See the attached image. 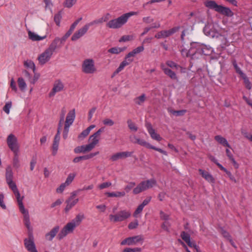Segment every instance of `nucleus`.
<instances>
[{
  "mask_svg": "<svg viewBox=\"0 0 252 252\" xmlns=\"http://www.w3.org/2000/svg\"><path fill=\"white\" fill-rule=\"evenodd\" d=\"M24 222L29 231L28 238L24 240V246L29 252H38L34 243L32 234V229L31 226L30 216L29 214L24 216Z\"/></svg>",
  "mask_w": 252,
  "mask_h": 252,
  "instance_id": "f257e3e1",
  "label": "nucleus"
},
{
  "mask_svg": "<svg viewBox=\"0 0 252 252\" xmlns=\"http://www.w3.org/2000/svg\"><path fill=\"white\" fill-rule=\"evenodd\" d=\"M205 6L211 9L228 17H231L234 15V13L228 7L222 5L218 4L216 2L212 0H205L204 2Z\"/></svg>",
  "mask_w": 252,
  "mask_h": 252,
  "instance_id": "f03ea898",
  "label": "nucleus"
},
{
  "mask_svg": "<svg viewBox=\"0 0 252 252\" xmlns=\"http://www.w3.org/2000/svg\"><path fill=\"white\" fill-rule=\"evenodd\" d=\"M144 50V48L143 45H141L128 53L126 56L124 60L120 63L119 66L113 72L112 77H113L116 74H118L120 72L123 70L126 66L129 65L133 61V59H131V57H134L135 55L143 52Z\"/></svg>",
  "mask_w": 252,
  "mask_h": 252,
  "instance_id": "7ed1b4c3",
  "label": "nucleus"
},
{
  "mask_svg": "<svg viewBox=\"0 0 252 252\" xmlns=\"http://www.w3.org/2000/svg\"><path fill=\"white\" fill-rule=\"evenodd\" d=\"M137 12L131 11L123 14L120 17L109 21L107 24L106 26L111 29H118L125 24L128 21V18L133 15H137Z\"/></svg>",
  "mask_w": 252,
  "mask_h": 252,
  "instance_id": "20e7f679",
  "label": "nucleus"
},
{
  "mask_svg": "<svg viewBox=\"0 0 252 252\" xmlns=\"http://www.w3.org/2000/svg\"><path fill=\"white\" fill-rule=\"evenodd\" d=\"M156 185L157 181L154 179L142 181L133 189L132 192L134 194H137L148 189L153 188Z\"/></svg>",
  "mask_w": 252,
  "mask_h": 252,
  "instance_id": "39448f33",
  "label": "nucleus"
},
{
  "mask_svg": "<svg viewBox=\"0 0 252 252\" xmlns=\"http://www.w3.org/2000/svg\"><path fill=\"white\" fill-rule=\"evenodd\" d=\"M131 215L130 212L126 210L119 211L115 215H110L109 220L113 222L123 221L128 219Z\"/></svg>",
  "mask_w": 252,
  "mask_h": 252,
  "instance_id": "423d86ee",
  "label": "nucleus"
},
{
  "mask_svg": "<svg viewBox=\"0 0 252 252\" xmlns=\"http://www.w3.org/2000/svg\"><path fill=\"white\" fill-rule=\"evenodd\" d=\"M82 70L86 74H93L96 71L94 62L93 59L85 60L82 64Z\"/></svg>",
  "mask_w": 252,
  "mask_h": 252,
  "instance_id": "0eeeda50",
  "label": "nucleus"
},
{
  "mask_svg": "<svg viewBox=\"0 0 252 252\" xmlns=\"http://www.w3.org/2000/svg\"><path fill=\"white\" fill-rule=\"evenodd\" d=\"M133 139H134V140L131 141L133 143H136L147 148L153 149L155 151H158L159 153L165 156L167 155V153L165 151H164L160 148H157L154 146L151 145L150 143L147 142L145 140L143 139H141L140 138H137L136 136H134Z\"/></svg>",
  "mask_w": 252,
  "mask_h": 252,
  "instance_id": "6e6552de",
  "label": "nucleus"
},
{
  "mask_svg": "<svg viewBox=\"0 0 252 252\" xmlns=\"http://www.w3.org/2000/svg\"><path fill=\"white\" fill-rule=\"evenodd\" d=\"M7 144L8 148L13 153H19V145L18 143V139L15 135L10 134L6 139Z\"/></svg>",
  "mask_w": 252,
  "mask_h": 252,
  "instance_id": "1a4fd4ad",
  "label": "nucleus"
},
{
  "mask_svg": "<svg viewBox=\"0 0 252 252\" xmlns=\"http://www.w3.org/2000/svg\"><path fill=\"white\" fill-rule=\"evenodd\" d=\"M75 228V225L72 224L70 222H68L59 233L57 235V239L59 240H62L68 234L72 233Z\"/></svg>",
  "mask_w": 252,
  "mask_h": 252,
  "instance_id": "9d476101",
  "label": "nucleus"
},
{
  "mask_svg": "<svg viewBox=\"0 0 252 252\" xmlns=\"http://www.w3.org/2000/svg\"><path fill=\"white\" fill-rule=\"evenodd\" d=\"M104 131V127H101L96 132L91 135L89 137L90 143L88 145L93 150L98 143L99 136L101 133Z\"/></svg>",
  "mask_w": 252,
  "mask_h": 252,
  "instance_id": "9b49d317",
  "label": "nucleus"
},
{
  "mask_svg": "<svg viewBox=\"0 0 252 252\" xmlns=\"http://www.w3.org/2000/svg\"><path fill=\"white\" fill-rule=\"evenodd\" d=\"M180 29V27H175L168 30H163L158 32L155 35V37L157 39L168 37L177 32Z\"/></svg>",
  "mask_w": 252,
  "mask_h": 252,
  "instance_id": "f8f14e48",
  "label": "nucleus"
},
{
  "mask_svg": "<svg viewBox=\"0 0 252 252\" xmlns=\"http://www.w3.org/2000/svg\"><path fill=\"white\" fill-rule=\"evenodd\" d=\"M143 239L141 235H137L132 237H127L125 239L121 242V245H127L128 246L134 245L141 241H143Z\"/></svg>",
  "mask_w": 252,
  "mask_h": 252,
  "instance_id": "ddd939ff",
  "label": "nucleus"
},
{
  "mask_svg": "<svg viewBox=\"0 0 252 252\" xmlns=\"http://www.w3.org/2000/svg\"><path fill=\"white\" fill-rule=\"evenodd\" d=\"M53 54V53L48 49H46L45 51L41 54L38 57L39 63L41 65L45 64L50 60Z\"/></svg>",
  "mask_w": 252,
  "mask_h": 252,
  "instance_id": "4468645a",
  "label": "nucleus"
},
{
  "mask_svg": "<svg viewBox=\"0 0 252 252\" xmlns=\"http://www.w3.org/2000/svg\"><path fill=\"white\" fill-rule=\"evenodd\" d=\"M133 153V152L128 151L116 153V154L112 155L110 159L112 161H115L120 159H124L128 157H130L132 156Z\"/></svg>",
  "mask_w": 252,
  "mask_h": 252,
  "instance_id": "2eb2a0df",
  "label": "nucleus"
},
{
  "mask_svg": "<svg viewBox=\"0 0 252 252\" xmlns=\"http://www.w3.org/2000/svg\"><path fill=\"white\" fill-rule=\"evenodd\" d=\"M64 85L61 81L57 80L55 82L53 88L49 94V97L54 96L57 93L62 91Z\"/></svg>",
  "mask_w": 252,
  "mask_h": 252,
  "instance_id": "dca6fc26",
  "label": "nucleus"
},
{
  "mask_svg": "<svg viewBox=\"0 0 252 252\" xmlns=\"http://www.w3.org/2000/svg\"><path fill=\"white\" fill-rule=\"evenodd\" d=\"M89 26L88 24H86L83 27L76 32L71 37L72 41H76L79 38L84 35L88 31Z\"/></svg>",
  "mask_w": 252,
  "mask_h": 252,
  "instance_id": "f3484780",
  "label": "nucleus"
},
{
  "mask_svg": "<svg viewBox=\"0 0 252 252\" xmlns=\"http://www.w3.org/2000/svg\"><path fill=\"white\" fill-rule=\"evenodd\" d=\"M200 175L208 182L212 184L215 183V179L213 175L208 172L202 169H198Z\"/></svg>",
  "mask_w": 252,
  "mask_h": 252,
  "instance_id": "a211bd4d",
  "label": "nucleus"
},
{
  "mask_svg": "<svg viewBox=\"0 0 252 252\" xmlns=\"http://www.w3.org/2000/svg\"><path fill=\"white\" fill-rule=\"evenodd\" d=\"M146 126L147 130L152 139L158 141H159L162 139V138L160 137L159 134L156 132L155 130L153 128V126L150 123L147 124Z\"/></svg>",
  "mask_w": 252,
  "mask_h": 252,
  "instance_id": "6ab92c4d",
  "label": "nucleus"
},
{
  "mask_svg": "<svg viewBox=\"0 0 252 252\" xmlns=\"http://www.w3.org/2000/svg\"><path fill=\"white\" fill-rule=\"evenodd\" d=\"M60 230V226L56 225L49 232L45 235V238L47 241H52L56 236Z\"/></svg>",
  "mask_w": 252,
  "mask_h": 252,
  "instance_id": "aec40b11",
  "label": "nucleus"
},
{
  "mask_svg": "<svg viewBox=\"0 0 252 252\" xmlns=\"http://www.w3.org/2000/svg\"><path fill=\"white\" fill-rule=\"evenodd\" d=\"M98 154H99V152L97 151V152H96L94 153H90L89 155L77 157L73 159V162L74 163H77V162L81 161V160H87L90 158H93V157H94V156H95Z\"/></svg>",
  "mask_w": 252,
  "mask_h": 252,
  "instance_id": "412c9836",
  "label": "nucleus"
},
{
  "mask_svg": "<svg viewBox=\"0 0 252 252\" xmlns=\"http://www.w3.org/2000/svg\"><path fill=\"white\" fill-rule=\"evenodd\" d=\"M75 118V109H73L68 113L65 122V125L70 126L73 123Z\"/></svg>",
  "mask_w": 252,
  "mask_h": 252,
  "instance_id": "4be33fe9",
  "label": "nucleus"
},
{
  "mask_svg": "<svg viewBox=\"0 0 252 252\" xmlns=\"http://www.w3.org/2000/svg\"><path fill=\"white\" fill-rule=\"evenodd\" d=\"M161 68L165 74L169 76L171 79L177 80L178 78L175 72L169 68L164 67L163 64L161 65Z\"/></svg>",
  "mask_w": 252,
  "mask_h": 252,
  "instance_id": "5701e85b",
  "label": "nucleus"
},
{
  "mask_svg": "<svg viewBox=\"0 0 252 252\" xmlns=\"http://www.w3.org/2000/svg\"><path fill=\"white\" fill-rule=\"evenodd\" d=\"M60 38L59 37H56L51 43L47 49L53 53L57 48L60 47L61 46L60 45Z\"/></svg>",
  "mask_w": 252,
  "mask_h": 252,
  "instance_id": "b1692460",
  "label": "nucleus"
},
{
  "mask_svg": "<svg viewBox=\"0 0 252 252\" xmlns=\"http://www.w3.org/2000/svg\"><path fill=\"white\" fill-rule=\"evenodd\" d=\"M78 198L75 199L74 200L69 199L66 200L65 203H66V206L64 208V212L67 213L69 211L78 203Z\"/></svg>",
  "mask_w": 252,
  "mask_h": 252,
  "instance_id": "393cba45",
  "label": "nucleus"
},
{
  "mask_svg": "<svg viewBox=\"0 0 252 252\" xmlns=\"http://www.w3.org/2000/svg\"><path fill=\"white\" fill-rule=\"evenodd\" d=\"M92 150L91 149V148L87 144L86 145H82V146L76 147L74 149V152L76 154H78V153H85L86 152H89Z\"/></svg>",
  "mask_w": 252,
  "mask_h": 252,
  "instance_id": "a878e982",
  "label": "nucleus"
},
{
  "mask_svg": "<svg viewBox=\"0 0 252 252\" xmlns=\"http://www.w3.org/2000/svg\"><path fill=\"white\" fill-rule=\"evenodd\" d=\"M214 139L216 140L219 143L222 145L224 147H226L229 148H231L230 144L228 143L227 140L221 136V135H216L215 136Z\"/></svg>",
  "mask_w": 252,
  "mask_h": 252,
  "instance_id": "bb28decb",
  "label": "nucleus"
},
{
  "mask_svg": "<svg viewBox=\"0 0 252 252\" xmlns=\"http://www.w3.org/2000/svg\"><path fill=\"white\" fill-rule=\"evenodd\" d=\"M28 36L32 41H40L46 38V36H40L31 31L28 32Z\"/></svg>",
  "mask_w": 252,
  "mask_h": 252,
  "instance_id": "cd10ccee",
  "label": "nucleus"
},
{
  "mask_svg": "<svg viewBox=\"0 0 252 252\" xmlns=\"http://www.w3.org/2000/svg\"><path fill=\"white\" fill-rule=\"evenodd\" d=\"M85 217L83 214H78L70 221V222L75 225V227H76L80 224L82 220Z\"/></svg>",
  "mask_w": 252,
  "mask_h": 252,
  "instance_id": "c85d7f7f",
  "label": "nucleus"
},
{
  "mask_svg": "<svg viewBox=\"0 0 252 252\" xmlns=\"http://www.w3.org/2000/svg\"><path fill=\"white\" fill-rule=\"evenodd\" d=\"M105 194L109 197H122L126 195V193L124 191L112 192H107L105 193Z\"/></svg>",
  "mask_w": 252,
  "mask_h": 252,
  "instance_id": "c756f323",
  "label": "nucleus"
},
{
  "mask_svg": "<svg viewBox=\"0 0 252 252\" xmlns=\"http://www.w3.org/2000/svg\"><path fill=\"white\" fill-rule=\"evenodd\" d=\"M181 53L182 55L184 57H190L192 58V55H191V52H190L189 48H187L185 46V44H182L181 46Z\"/></svg>",
  "mask_w": 252,
  "mask_h": 252,
  "instance_id": "7c9ffc66",
  "label": "nucleus"
},
{
  "mask_svg": "<svg viewBox=\"0 0 252 252\" xmlns=\"http://www.w3.org/2000/svg\"><path fill=\"white\" fill-rule=\"evenodd\" d=\"M126 49V47H115L110 48L108 50V52L112 54H119L120 53L124 51Z\"/></svg>",
  "mask_w": 252,
  "mask_h": 252,
  "instance_id": "2f4dec72",
  "label": "nucleus"
},
{
  "mask_svg": "<svg viewBox=\"0 0 252 252\" xmlns=\"http://www.w3.org/2000/svg\"><path fill=\"white\" fill-rule=\"evenodd\" d=\"M231 63L235 70L236 72L239 74L240 77L245 74V73L241 70V68L238 66L236 60L235 59H232L231 60Z\"/></svg>",
  "mask_w": 252,
  "mask_h": 252,
  "instance_id": "473e14b6",
  "label": "nucleus"
},
{
  "mask_svg": "<svg viewBox=\"0 0 252 252\" xmlns=\"http://www.w3.org/2000/svg\"><path fill=\"white\" fill-rule=\"evenodd\" d=\"M18 85L21 91H24L27 88V84L22 77H19L17 80Z\"/></svg>",
  "mask_w": 252,
  "mask_h": 252,
  "instance_id": "72a5a7b5",
  "label": "nucleus"
},
{
  "mask_svg": "<svg viewBox=\"0 0 252 252\" xmlns=\"http://www.w3.org/2000/svg\"><path fill=\"white\" fill-rule=\"evenodd\" d=\"M13 172L10 167H8L6 169L5 177L6 182L13 180Z\"/></svg>",
  "mask_w": 252,
  "mask_h": 252,
  "instance_id": "f704fd0d",
  "label": "nucleus"
},
{
  "mask_svg": "<svg viewBox=\"0 0 252 252\" xmlns=\"http://www.w3.org/2000/svg\"><path fill=\"white\" fill-rule=\"evenodd\" d=\"M241 77L244 80V83L246 88L249 90H251L252 89V84L247 75L245 74L244 75L241 76Z\"/></svg>",
  "mask_w": 252,
  "mask_h": 252,
  "instance_id": "c9c22d12",
  "label": "nucleus"
},
{
  "mask_svg": "<svg viewBox=\"0 0 252 252\" xmlns=\"http://www.w3.org/2000/svg\"><path fill=\"white\" fill-rule=\"evenodd\" d=\"M199 43L197 42H190V52H191V55H192V59L193 58V57L196 55V52L197 51V49L196 48V46L197 45H198Z\"/></svg>",
  "mask_w": 252,
  "mask_h": 252,
  "instance_id": "e433bc0d",
  "label": "nucleus"
},
{
  "mask_svg": "<svg viewBox=\"0 0 252 252\" xmlns=\"http://www.w3.org/2000/svg\"><path fill=\"white\" fill-rule=\"evenodd\" d=\"M146 100V95L143 94L140 96L137 97L135 98L134 101L135 103L138 105H141Z\"/></svg>",
  "mask_w": 252,
  "mask_h": 252,
  "instance_id": "4c0bfd02",
  "label": "nucleus"
},
{
  "mask_svg": "<svg viewBox=\"0 0 252 252\" xmlns=\"http://www.w3.org/2000/svg\"><path fill=\"white\" fill-rule=\"evenodd\" d=\"M127 124L128 128L134 132L138 130L137 126L135 125V124L132 121L131 119H128L127 121Z\"/></svg>",
  "mask_w": 252,
  "mask_h": 252,
  "instance_id": "58836bf2",
  "label": "nucleus"
},
{
  "mask_svg": "<svg viewBox=\"0 0 252 252\" xmlns=\"http://www.w3.org/2000/svg\"><path fill=\"white\" fill-rule=\"evenodd\" d=\"M181 237L187 244L190 241V236L185 231H182L181 233Z\"/></svg>",
  "mask_w": 252,
  "mask_h": 252,
  "instance_id": "ea45409f",
  "label": "nucleus"
},
{
  "mask_svg": "<svg viewBox=\"0 0 252 252\" xmlns=\"http://www.w3.org/2000/svg\"><path fill=\"white\" fill-rule=\"evenodd\" d=\"M24 65L28 68H30L32 69L33 72H34L35 71V66L34 63L31 60H27L25 61Z\"/></svg>",
  "mask_w": 252,
  "mask_h": 252,
  "instance_id": "a19ab883",
  "label": "nucleus"
},
{
  "mask_svg": "<svg viewBox=\"0 0 252 252\" xmlns=\"http://www.w3.org/2000/svg\"><path fill=\"white\" fill-rule=\"evenodd\" d=\"M62 18L61 11H59L58 13L54 15V20L58 26H60V22Z\"/></svg>",
  "mask_w": 252,
  "mask_h": 252,
  "instance_id": "79ce46f5",
  "label": "nucleus"
},
{
  "mask_svg": "<svg viewBox=\"0 0 252 252\" xmlns=\"http://www.w3.org/2000/svg\"><path fill=\"white\" fill-rule=\"evenodd\" d=\"M14 158L13 159V166L16 168H18L20 166L18 153H13Z\"/></svg>",
  "mask_w": 252,
  "mask_h": 252,
  "instance_id": "37998d69",
  "label": "nucleus"
},
{
  "mask_svg": "<svg viewBox=\"0 0 252 252\" xmlns=\"http://www.w3.org/2000/svg\"><path fill=\"white\" fill-rule=\"evenodd\" d=\"M76 174L75 173H70L67 176L65 182H64L67 186L69 185L73 181Z\"/></svg>",
  "mask_w": 252,
  "mask_h": 252,
  "instance_id": "c03bdc74",
  "label": "nucleus"
},
{
  "mask_svg": "<svg viewBox=\"0 0 252 252\" xmlns=\"http://www.w3.org/2000/svg\"><path fill=\"white\" fill-rule=\"evenodd\" d=\"M65 112H66V111H65V108L64 107L62 109V111H61V116H60V122H59V123L58 125V127H60V130H61L62 126V123L64 120V118Z\"/></svg>",
  "mask_w": 252,
  "mask_h": 252,
  "instance_id": "a18cd8bd",
  "label": "nucleus"
},
{
  "mask_svg": "<svg viewBox=\"0 0 252 252\" xmlns=\"http://www.w3.org/2000/svg\"><path fill=\"white\" fill-rule=\"evenodd\" d=\"M135 186V183L134 182H129L126 186H125V192H129L130 191V190H131V189H133L134 188V187Z\"/></svg>",
  "mask_w": 252,
  "mask_h": 252,
  "instance_id": "49530a36",
  "label": "nucleus"
},
{
  "mask_svg": "<svg viewBox=\"0 0 252 252\" xmlns=\"http://www.w3.org/2000/svg\"><path fill=\"white\" fill-rule=\"evenodd\" d=\"M196 48L197 49V51L196 52V55H203V54H207V53H205L203 51V45L200 44L198 43V45H197L196 46Z\"/></svg>",
  "mask_w": 252,
  "mask_h": 252,
  "instance_id": "de8ad7c7",
  "label": "nucleus"
},
{
  "mask_svg": "<svg viewBox=\"0 0 252 252\" xmlns=\"http://www.w3.org/2000/svg\"><path fill=\"white\" fill-rule=\"evenodd\" d=\"M142 249L141 248H125L122 252H141Z\"/></svg>",
  "mask_w": 252,
  "mask_h": 252,
  "instance_id": "09e8293b",
  "label": "nucleus"
},
{
  "mask_svg": "<svg viewBox=\"0 0 252 252\" xmlns=\"http://www.w3.org/2000/svg\"><path fill=\"white\" fill-rule=\"evenodd\" d=\"M13 193L16 198L17 201L18 203H20V201H21V202H22L24 196L21 197L20 193L18 189H17L15 190L13 192Z\"/></svg>",
  "mask_w": 252,
  "mask_h": 252,
  "instance_id": "8fccbe9b",
  "label": "nucleus"
},
{
  "mask_svg": "<svg viewBox=\"0 0 252 252\" xmlns=\"http://www.w3.org/2000/svg\"><path fill=\"white\" fill-rule=\"evenodd\" d=\"M60 133L61 130H60V127H58L57 132L55 136L53 143L59 144L60 140Z\"/></svg>",
  "mask_w": 252,
  "mask_h": 252,
  "instance_id": "3c124183",
  "label": "nucleus"
},
{
  "mask_svg": "<svg viewBox=\"0 0 252 252\" xmlns=\"http://www.w3.org/2000/svg\"><path fill=\"white\" fill-rule=\"evenodd\" d=\"M76 1L77 0H65L64 6L70 8L76 3Z\"/></svg>",
  "mask_w": 252,
  "mask_h": 252,
  "instance_id": "603ef678",
  "label": "nucleus"
},
{
  "mask_svg": "<svg viewBox=\"0 0 252 252\" xmlns=\"http://www.w3.org/2000/svg\"><path fill=\"white\" fill-rule=\"evenodd\" d=\"M11 102H7L3 107V110L7 114H8L10 112V109L11 107Z\"/></svg>",
  "mask_w": 252,
  "mask_h": 252,
  "instance_id": "864d4df0",
  "label": "nucleus"
},
{
  "mask_svg": "<svg viewBox=\"0 0 252 252\" xmlns=\"http://www.w3.org/2000/svg\"><path fill=\"white\" fill-rule=\"evenodd\" d=\"M19 207V210L20 212L24 215H26L27 214H29V212L27 210H26L24 207L23 202L18 203Z\"/></svg>",
  "mask_w": 252,
  "mask_h": 252,
  "instance_id": "5fc2aeb1",
  "label": "nucleus"
},
{
  "mask_svg": "<svg viewBox=\"0 0 252 252\" xmlns=\"http://www.w3.org/2000/svg\"><path fill=\"white\" fill-rule=\"evenodd\" d=\"M143 207L140 204L138 206V207L136 208V209L135 210V211H134V213H133V217H135V218H137V216L138 214H140L143 209Z\"/></svg>",
  "mask_w": 252,
  "mask_h": 252,
  "instance_id": "6e6d98bb",
  "label": "nucleus"
},
{
  "mask_svg": "<svg viewBox=\"0 0 252 252\" xmlns=\"http://www.w3.org/2000/svg\"><path fill=\"white\" fill-rule=\"evenodd\" d=\"M7 183L9 188H10L12 189L13 192H14L15 190L18 189L16 184L13 181V180L8 181L7 182Z\"/></svg>",
  "mask_w": 252,
  "mask_h": 252,
  "instance_id": "4d7b16f0",
  "label": "nucleus"
},
{
  "mask_svg": "<svg viewBox=\"0 0 252 252\" xmlns=\"http://www.w3.org/2000/svg\"><path fill=\"white\" fill-rule=\"evenodd\" d=\"M89 131L86 129L84 130L78 136V138L79 139H83L85 138L87 136H88L89 134Z\"/></svg>",
  "mask_w": 252,
  "mask_h": 252,
  "instance_id": "13d9d810",
  "label": "nucleus"
},
{
  "mask_svg": "<svg viewBox=\"0 0 252 252\" xmlns=\"http://www.w3.org/2000/svg\"><path fill=\"white\" fill-rule=\"evenodd\" d=\"M138 225V221L137 220H135L133 222H131L128 224V228L129 229H133L136 228Z\"/></svg>",
  "mask_w": 252,
  "mask_h": 252,
  "instance_id": "bf43d9fd",
  "label": "nucleus"
},
{
  "mask_svg": "<svg viewBox=\"0 0 252 252\" xmlns=\"http://www.w3.org/2000/svg\"><path fill=\"white\" fill-rule=\"evenodd\" d=\"M220 230H221V234L227 240H228L230 238H231V236L230 235V234L227 231L224 230L223 228H221Z\"/></svg>",
  "mask_w": 252,
  "mask_h": 252,
  "instance_id": "052dcab7",
  "label": "nucleus"
},
{
  "mask_svg": "<svg viewBox=\"0 0 252 252\" xmlns=\"http://www.w3.org/2000/svg\"><path fill=\"white\" fill-rule=\"evenodd\" d=\"M66 186H68L65 183H63L61 184V185L58 187L56 191L58 193H62L63 191L64 190L65 187Z\"/></svg>",
  "mask_w": 252,
  "mask_h": 252,
  "instance_id": "680f3d73",
  "label": "nucleus"
},
{
  "mask_svg": "<svg viewBox=\"0 0 252 252\" xmlns=\"http://www.w3.org/2000/svg\"><path fill=\"white\" fill-rule=\"evenodd\" d=\"M187 112L186 110H174L172 113L177 116H183Z\"/></svg>",
  "mask_w": 252,
  "mask_h": 252,
  "instance_id": "e2e57ef3",
  "label": "nucleus"
},
{
  "mask_svg": "<svg viewBox=\"0 0 252 252\" xmlns=\"http://www.w3.org/2000/svg\"><path fill=\"white\" fill-rule=\"evenodd\" d=\"M170 226V225L168 222L165 221L161 224V227L163 230L169 232L170 231V230H169Z\"/></svg>",
  "mask_w": 252,
  "mask_h": 252,
  "instance_id": "0e129e2a",
  "label": "nucleus"
},
{
  "mask_svg": "<svg viewBox=\"0 0 252 252\" xmlns=\"http://www.w3.org/2000/svg\"><path fill=\"white\" fill-rule=\"evenodd\" d=\"M111 186V183L110 182H104L98 186V188L100 189H102L107 188Z\"/></svg>",
  "mask_w": 252,
  "mask_h": 252,
  "instance_id": "69168bd1",
  "label": "nucleus"
},
{
  "mask_svg": "<svg viewBox=\"0 0 252 252\" xmlns=\"http://www.w3.org/2000/svg\"><path fill=\"white\" fill-rule=\"evenodd\" d=\"M103 123L104 125L112 126L114 124L113 121L110 119H105L103 121Z\"/></svg>",
  "mask_w": 252,
  "mask_h": 252,
  "instance_id": "338daca9",
  "label": "nucleus"
},
{
  "mask_svg": "<svg viewBox=\"0 0 252 252\" xmlns=\"http://www.w3.org/2000/svg\"><path fill=\"white\" fill-rule=\"evenodd\" d=\"M59 144L53 143L52 145V155L55 156L58 150Z\"/></svg>",
  "mask_w": 252,
  "mask_h": 252,
  "instance_id": "774afa93",
  "label": "nucleus"
}]
</instances>
